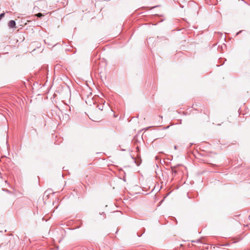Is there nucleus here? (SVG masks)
<instances>
[{
    "instance_id": "f257e3e1",
    "label": "nucleus",
    "mask_w": 250,
    "mask_h": 250,
    "mask_svg": "<svg viewBox=\"0 0 250 250\" xmlns=\"http://www.w3.org/2000/svg\"><path fill=\"white\" fill-rule=\"evenodd\" d=\"M8 26L10 28H16V24L15 21L13 20H11L8 22Z\"/></svg>"
},
{
    "instance_id": "f03ea898",
    "label": "nucleus",
    "mask_w": 250,
    "mask_h": 250,
    "mask_svg": "<svg viewBox=\"0 0 250 250\" xmlns=\"http://www.w3.org/2000/svg\"><path fill=\"white\" fill-rule=\"evenodd\" d=\"M5 14L4 13L0 14V21L1 20L2 18L4 17Z\"/></svg>"
},
{
    "instance_id": "7ed1b4c3",
    "label": "nucleus",
    "mask_w": 250,
    "mask_h": 250,
    "mask_svg": "<svg viewBox=\"0 0 250 250\" xmlns=\"http://www.w3.org/2000/svg\"><path fill=\"white\" fill-rule=\"evenodd\" d=\"M35 16H37V17H41L42 16H43V15H42V13H38V14H37L35 15Z\"/></svg>"
}]
</instances>
